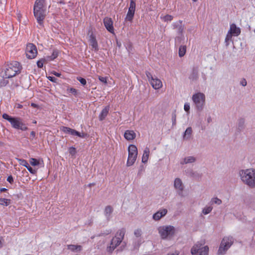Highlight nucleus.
Masks as SVG:
<instances>
[{
    "mask_svg": "<svg viewBox=\"0 0 255 255\" xmlns=\"http://www.w3.org/2000/svg\"><path fill=\"white\" fill-rule=\"evenodd\" d=\"M45 2V0H36L33 8L34 16L40 25H43V20L46 16V10Z\"/></svg>",
    "mask_w": 255,
    "mask_h": 255,
    "instance_id": "1",
    "label": "nucleus"
},
{
    "mask_svg": "<svg viewBox=\"0 0 255 255\" xmlns=\"http://www.w3.org/2000/svg\"><path fill=\"white\" fill-rule=\"evenodd\" d=\"M242 180L249 187L255 186V169H248L240 172Z\"/></svg>",
    "mask_w": 255,
    "mask_h": 255,
    "instance_id": "2",
    "label": "nucleus"
},
{
    "mask_svg": "<svg viewBox=\"0 0 255 255\" xmlns=\"http://www.w3.org/2000/svg\"><path fill=\"white\" fill-rule=\"evenodd\" d=\"M19 65L16 61L7 64L1 73L3 75V77L9 79L15 76L20 72Z\"/></svg>",
    "mask_w": 255,
    "mask_h": 255,
    "instance_id": "3",
    "label": "nucleus"
},
{
    "mask_svg": "<svg viewBox=\"0 0 255 255\" xmlns=\"http://www.w3.org/2000/svg\"><path fill=\"white\" fill-rule=\"evenodd\" d=\"M2 118L8 121L10 123L11 127L14 128L22 130H26L28 128L22 122V120L20 118L12 117L6 114H3Z\"/></svg>",
    "mask_w": 255,
    "mask_h": 255,
    "instance_id": "4",
    "label": "nucleus"
},
{
    "mask_svg": "<svg viewBox=\"0 0 255 255\" xmlns=\"http://www.w3.org/2000/svg\"><path fill=\"white\" fill-rule=\"evenodd\" d=\"M126 233L125 229L119 230L115 237L112 240L111 245L109 248V251L112 252L118 246H119L123 240Z\"/></svg>",
    "mask_w": 255,
    "mask_h": 255,
    "instance_id": "5",
    "label": "nucleus"
},
{
    "mask_svg": "<svg viewBox=\"0 0 255 255\" xmlns=\"http://www.w3.org/2000/svg\"><path fill=\"white\" fill-rule=\"evenodd\" d=\"M204 242L201 243L198 242L194 245L191 250V253L192 255H208L209 248L207 246L202 247Z\"/></svg>",
    "mask_w": 255,
    "mask_h": 255,
    "instance_id": "6",
    "label": "nucleus"
},
{
    "mask_svg": "<svg viewBox=\"0 0 255 255\" xmlns=\"http://www.w3.org/2000/svg\"><path fill=\"white\" fill-rule=\"evenodd\" d=\"M128 155L127 166H130L135 162L137 156V149L135 145L130 144L128 147Z\"/></svg>",
    "mask_w": 255,
    "mask_h": 255,
    "instance_id": "7",
    "label": "nucleus"
},
{
    "mask_svg": "<svg viewBox=\"0 0 255 255\" xmlns=\"http://www.w3.org/2000/svg\"><path fill=\"white\" fill-rule=\"evenodd\" d=\"M233 243V239L232 237L224 238L218 250V254L219 255L224 254L232 245Z\"/></svg>",
    "mask_w": 255,
    "mask_h": 255,
    "instance_id": "8",
    "label": "nucleus"
},
{
    "mask_svg": "<svg viewBox=\"0 0 255 255\" xmlns=\"http://www.w3.org/2000/svg\"><path fill=\"white\" fill-rule=\"evenodd\" d=\"M158 230L162 239L171 237L175 233L174 228L171 226L160 227Z\"/></svg>",
    "mask_w": 255,
    "mask_h": 255,
    "instance_id": "9",
    "label": "nucleus"
},
{
    "mask_svg": "<svg viewBox=\"0 0 255 255\" xmlns=\"http://www.w3.org/2000/svg\"><path fill=\"white\" fill-rule=\"evenodd\" d=\"M145 74L149 83L153 89L158 90L162 87V83L160 79L157 77H153L149 72L146 71Z\"/></svg>",
    "mask_w": 255,
    "mask_h": 255,
    "instance_id": "10",
    "label": "nucleus"
},
{
    "mask_svg": "<svg viewBox=\"0 0 255 255\" xmlns=\"http://www.w3.org/2000/svg\"><path fill=\"white\" fill-rule=\"evenodd\" d=\"M25 54L28 59H32L35 58L37 55V50L36 46L32 43L27 44Z\"/></svg>",
    "mask_w": 255,
    "mask_h": 255,
    "instance_id": "11",
    "label": "nucleus"
},
{
    "mask_svg": "<svg viewBox=\"0 0 255 255\" xmlns=\"http://www.w3.org/2000/svg\"><path fill=\"white\" fill-rule=\"evenodd\" d=\"M205 95L201 93H198L193 95L192 100L196 104V107L199 110H201L205 103Z\"/></svg>",
    "mask_w": 255,
    "mask_h": 255,
    "instance_id": "12",
    "label": "nucleus"
},
{
    "mask_svg": "<svg viewBox=\"0 0 255 255\" xmlns=\"http://www.w3.org/2000/svg\"><path fill=\"white\" fill-rule=\"evenodd\" d=\"M136 4L134 0H131L128 13L126 15V20L130 22L132 21L134 17Z\"/></svg>",
    "mask_w": 255,
    "mask_h": 255,
    "instance_id": "13",
    "label": "nucleus"
},
{
    "mask_svg": "<svg viewBox=\"0 0 255 255\" xmlns=\"http://www.w3.org/2000/svg\"><path fill=\"white\" fill-rule=\"evenodd\" d=\"M88 34L89 35V42L92 48L94 49V51H98L99 50V46L96 36L94 34L92 30L89 31Z\"/></svg>",
    "mask_w": 255,
    "mask_h": 255,
    "instance_id": "14",
    "label": "nucleus"
},
{
    "mask_svg": "<svg viewBox=\"0 0 255 255\" xmlns=\"http://www.w3.org/2000/svg\"><path fill=\"white\" fill-rule=\"evenodd\" d=\"M104 24L108 31L112 33H114L113 21L111 17H106L104 19Z\"/></svg>",
    "mask_w": 255,
    "mask_h": 255,
    "instance_id": "15",
    "label": "nucleus"
},
{
    "mask_svg": "<svg viewBox=\"0 0 255 255\" xmlns=\"http://www.w3.org/2000/svg\"><path fill=\"white\" fill-rule=\"evenodd\" d=\"M167 212V210L165 209L160 210L153 215V218L155 220H159L162 217L164 216L166 214Z\"/></svg>",
    "mask_w": 255,
    "mask_h": 255,
    "instance_id": "16",
    "label": "nucleus"
},
{
    "mask_svg": "<svg viewBox=\"0 0 255 255\" xmlns=\"http://www.w3.org/2000/svg\"><path fill=\"white\" fill-rule=\"evenodd\" d=\"M229 32L232 35L238 36L241 33V30L240 28L236 26L235 24L232 23L230 25V28Z\"/></svg>",
    "mask_w": 255,
    "mask_h": 255,
    "instance_id": "17",
    "label": "nucleus"
},
{
    "mask_svg": "<svg viewBox=\"0 0 255 255\" xmlns=\"http://www.w3.org/2000/svg\"><path fill=\"white\" fill-rule=\"evenodd\" d=\"M136 134L133 130H127L124 133L125 138L128 140H133L135 138Z\"/></svg>",
    "mask_w": 255,
    "mask_h": 255,
    "instance_id": "18",
    "label": "nucleus"
},
{
    "mask_svg": "<svg viewBox=\"0 0 255 255\" xmlns=\"http://www.w3.org/2000/svg\"><path fill=\"white\" fill-rule=\"evenodd\" d=\"M109 110L110 107L107 106L102 110L99 116V119L100 121H102L106 118L109 113Z\"/></svg>",
    "mask_w": 255,
    "mask_h": 255,
    "instance_id": "19",
    "label": "nucleus"
},
{
    "mask_svg": "<svg viewBox=\"0 0 255 255\" xmlns=\"http://www.w3.org/2000/svg\"><path fill=\"white\" fill-rule=\"evenodd\" d=\"M113 212V208L111 206H107L104 210V214L108 220H110L111 215Z\"/></svg>",
    "mask_w": 255,
    "mask_h": 255,
    "instance_id": "20",
    "label": "nucleus"
},
{
    "mask_svg": "<svg viewBox=\"0 0 255 255\" xmlns=\"http://www.w3.org/2000/svg\"><path fill=\"white\" fill-rule=\"evenodd\" d=\"M149 149L148 147H146L143 151V154L142 156V162L143 163H146L149 157Z\"/></svg>",
    "mask_w": 255,
    "mask_h": 255,
    "instance_id": "21",
    "label": "nucleus"
},
{
    "mask_svg": "<svg viewBox=\"0 0 255 255\" xmlns=\"http://www.w3.org/2000/svg\"><path fill=\"white\" fill-rule=\"evenodd\" d=\"M174 187L180 191L183 190V185L181 180L179 178H176L174 181Z\"/></svg>",
    "mask_w": 255,
    "mask_h": 255,
    "instance_id": "22",
    "label": "nucleus"
},
{
    "mask_svg": "<svg viewBox=\"0 0 255 255\" xmlns=\"http://www.w3.org/2000/svg\"><path fill=\"white\" fill-rule=\"evenodd\" d=\"M68 249L71 251H80L82 250V246L80 245H69L67 246Z\"/></svg>",
    "mask_w": 255,
    "mask_h": 255,
    "instance_id": "23",
    "label": "nucleus"
},
{
    "mask_svg": "<svg viewBox=\"0 0 255 255\" xmlns=\"http://www.w3.org/2000/svg\"><path fill=\"white\" fill-rule=\"evenodd\" d=\"M186 52V46L185 45H181L179 48V56L180 57L185 55Z\"/></svg>",
    "mask_w": 255,
    "mask_h": 255,
    "instance_id": "24",
    "label": "nucleus"
},
{
    "mask_svg": "<svg viewBox=\"0 0 255 255\" xmlns=\"http://www.w3.org/2000/svg\"><path fill=\"white\" fill-rule=\"evenodd\" d=\"M58 55H59L58 51L57 50H54L53 51L52 55L50 56H48L47 57V59L49 61L53 60L58 57Z\"/></svg>",
    "mask_w": 255,
    "mask_h": 255,
    "instance_id": "25",
    "label": "nucleus"
},
{
    "mask_svg": "<svg viewBox=\"0 0 255 255\" xmlns=\"http://www.w3.org/2000/svg\"><path fill=\"white\" fill-rule=\"evenodd\" d=\"M2 78L0 79V88L5 86L8 83V78L3 77V75L1 74Z\"/></svg>",
    "mask_w": 255,
    "mask_h": 255,
    "instance_id": "26",
    "label": "nucleus"
},
{
    "mask_svg": "<svg viewBox=\"0 0 255 255\" xmlns=\"http://www.w3.org/2000/svg\"><path fill=\"white\" fill-rule=\"evenodd\" d=\"M29 162L32 166H35L40 164V160L34 158H31Z\"/></svg>",
    "mask_w": 255,
    "mask_h": 255,
    "instance_id": "27",
    "label": "nucleus"
},
{
    "mask_svg": "<svg viewBox=\"0 0 255 255\" xmlns=\"http://www.w3.org/2000/svg\"><path fill=\"white\" fill-rule=\"evenodd\" d=\"M192 132V130L191 127L188 128L185 131L184 135V138H188L190 137V135H191Z\"/></svg>",
    "mask_w": 255,
    "mask_h": 255,
    "instance_id": "28",
    "label": "nucleus"
},
{
    "mask_svg": "<svg viewBox=\"0 0 255 255\" xmlns=\"http://www.w3.org/2000/svg\"><path fill=\"white\" fill-rule=\"evenodd\" d=\"M10 203V200L5 198H0V205L7 206Z\"/></svg>",
    "mask_w": 255,
    "mask_h": 255,
    "instance_id": "29",
    "label": "nucleus"
},
{
    "mask_svg": "<svg viewBox=\"0 0 255 255\" xmlns=\"http://www.w3.org/2000/svg\"><path fill=\"white\" fill-rule=\"evenodd\" d=\"M17 160L20 165L25 167L26 168L29 165V164L28 163L27 161L25 159H17Z\"/></svg>",
    "mask_w": 255,
    "mask_h": 255,
    "instance_id": "30",
    "label": "nucleus"
},
{
    "mask_svg": "<svg viewBox=\"0 0 255 255\" xmlns=\"http://www.w3.org/2000/svg\"><path fill=\"white\" fill-rule=\"evenodd\" d=\"M212 210V207L211 206H209V207H205L203 209L202 212L204 214L207 215V214H209V213H210Z\"/></svg>",
    "mask_w": 255,
    "mask_h": 255,
    "instance_id": "31",
    "label": "nucleus"
},
{
    "mask_svg": "<svg viewBox=\"0 0 255 255\" xmlns=\"http://www.w3.org/2000/svg\"><path fill=\"white\" fill-rule=\"evenodd\" d=\"M195 159L194 157L190 156L187 158H185L184 159V163H192L195 161Z\"/></svg>",
    "mask_w": 255,
    "mask_h": 255,
    "instance_id": "32",
    "label": "nucleus"
},
{
    "mask_svg": "<svg viewBox=\"0 0 255 255\" xmlns=\"http://www.w3.org/2000/svg\"><path fill=\"white\" fill-rule=\"evenodd\" d=\"M69 152L70 155H71L72 156H75L76 154V148L73 147L71 146L69 148Z\"/></svg>",
    "mask_w": 255,
    "mask_h": 255,
    "instance_id": "33",
    "label": "nucleus"
},
{
    "mask_svg": "<svg viewBox=\"0 0 255 255\" xmlns=\"http://www.w3.org/2000/svg\"><path fill=\"white\" fill-rule=\"evenodd\" d=\"M161 18H162L163 21H171L173 19V17L171 15L167 14Z\"/></svg>",
    "mask_w": 255,
    "mask_h": 255,
    "instance_id": "34",
    "label": "nucleus"
},
{
    "mask_svg": "<svg viewBox=\"0 0 255 255\" xmlns=\"http://www.w3.org/2000/svg\"><path fill=\"white\" fill-rule=\"evenodd\" d=\"M211 202L212 203L217 204L220 205L222 203V201L218 198H214L212 199Z\"/></svg>",
    "mask_w": 255,
    "mask_h": 255,
    "instance_id": "35",
    "label": "nucleus"
},
{
    "mask_svg": "<svg viewBox=\"0 0 255 255\" xmlns=\"http://www.w3.org/2000/svg\"><path fill=\"white\" fill-rule=\"evenodd\" d=\"M26 168L28 171L32 174H35L37 172V170L33 169L31 166H29V165L26 167Z\"/></svg>",
    "mask_w": 255,
    "mask_h": 255,
    "instance_id": "36",
    "label": "nucleus"
},
{
    "mask_svg": "<svg viewBox=\"0 0 255 255\" xmlns=\"http://www.w3.org/2000/svg\"><path fill=\"white\" fill-rule=\"evenodd\" d=\"M61 129L62 130V131H63L65 133H70L71 128L68 127H62Z\"/></svg>",
    "mask_w": 255,
    "mask_h": 255,
    "instance_id": "37",
    "label": "nucleus"
},
{
    "mask_svg": "<svg viewBox=\"0 0 255 255\" xmlns=\"http://www.w3.org/2000/svg\"><path fill=\"white\" fill-rule=\"evenodd\" d=\"M99 80L102 83L107 84V77H104L102 76H99L98 77Z\"/></svg>",
    "mask_w": 255,
    "mask_h": 255,
    "instance_id": "38",
    "label": "nucleus"
},
{
    "mask_svg": "<svg viewBox=\"0 0 255 255\" xmlns=\"http://www.w3.org/2000/svg\"><path fill=\"white\" fill-rule=\"evenodd\" d=\"M77 79L81 83V84L83 85H85L86 84V80L82 77H79L77 78Z\"/></svg>",
    "mask_w": 255,
    "mask_h": 255,
    "instance_id": "39",
    "label": "nucleus"
},
{
    "mask_svg": "<svg viewBox=\"0 0 255 255\" xmlns=\"http://www.w3.org/2000/svg\"><path fill=\"white\" fill-rule=\"evenodd\" d=\"M233 35H232L231 33H230L229 32H228V34H227L226 35V37L225 38V41L226 42H228L229 41L231 40L232 39V36Z\"/></svg>",
    "mask_w": 255,
    "mask_h": 255,
    "instance_id": "40",
    "label": "nucleus"
},
{
    "mask_svg": "<svg viewBox=\"0 0 255 255\" xmlns=\"http://www.w3.org/2000/svg\"><path fill=\"white\" fill-rule=\"evenodd\" d=\"M197 78V71L194 70L192 74L190 76V78L192 80H194V79H196Z\"/></svg>",
    "mask_w": 255,
    "mask_h": 255,
    "instance_id": "41",
    "label": "nucleus"
},
{
    "mask_svg": "<svg viewBox=\"0 0 255 255\" xmlns=\"http://www.w3.org/2000/svg\"><path fill=\"white\" fill-rule=\"evenodd\" d=\"M44 61V60L41 59V60H38L37 62V65L38 68H42L43 67Z\"/></svg>",
    "mask_w": 255,
    "mask_h": 255,
    "instance_id": "42",
    "label": "nucleus"
},
{
    "mask_svg": "<svg viewBox=\"0 0 255 255\" xmlns=\"http://www.w3.org/2000/svg\"><path fill=\"white\" fill-rule=\"evenodd\" d=\"M70 134H71V135H73L77 136V135H79V131H78L74 129L71 128L70 132Z\"/></svg>",
    "mask_w": 255,
    "mask_h": 255,
    "instance_id": "43",
    "label": "nucleus"
},
{
    "mask_svg": "<svg viewBox=\"0 0 255 255\" xmlns=\"http://www.w3.org/2000/svg\"><path fill=\"white\" fill-rule=\"evenodd\" d=\"M134 235L136 237H140L141 234V231L140 229H137L134 231Z\"/></svg>",
    "mask_w": 255,
    "mask_h": 255,
    "instance_id": "44",
    "label": "nucleus"
},
{
    "mask_svg": "<svg viewBox=\"0 0 255 255\" xmlns=\"http://www.w3.org/2000/svg\"><path fill=\"white\" fill-rule=\"evenodd\" d=\"M70 92L73 93L74 95H76L77 93V90L73 88H70L67 90Z\"/></svg>",
    "mask_w": 255,
    "mask_h": 255,
    "instance_id": "45",
    "label": "nucleus"
},
{
    "mask_svg": "<svg viewBox=\"0 0 255 255\" xmlns=\"http://www.w3.org/2000/svg\"><path fill=\"white\" fill-rule=\"evenodd\" d=\"M47 78L49 81H50L52 82H54V83L57 82V78H55L54 77L48 76V77H47Z\"/></svg>",
    "mask_w": 255,
    "mask_h": 255,
    "instance_id": "46",
    "label": "nucleus"
},
{
    "mask_svg": "<svg viewBox=\"0 0 255 255\" xmlns=\"http://www.w3.org/2000/svg\"><path fill=\"white\" fill-rule=\"evenodd\" d=\"M184 110L188 112L189 111V109H190V105L189 104H185L184 105Z\"/></svg>",
    "mask_w": 255,
    "mask_h": 255,
    "instance_id": "47",
    "label": "nucleus"
},
{
    "mask_svg": "<svg viewBox=\"0 0 255 255\" xmlns=\"http://www.w3.org/2000/svg\"><path fill=\"white\" fill-rule=\"evenodd\" d=\"M7 181L10 183H12L13 182V179L11 175L9 176L7 178Z\"/></svg>",
    "mask_w": 255,
    "mask_h": 255,
    "instance_id": "48",
    "label": "nucleus"
},
{
    "mask_svg": "<svg viewBox=\"0 0 255 255\" xmlns=\"http://www.w3.org/2000/svg\"><path fill=\"white\" fill-rule=\"evenodd\" d=\"M52 74H53L54 75L57 76V77H60L61 75V73H58L56 71H53L52 72Z\"/></svg>",
    "mask_w": 255,
    "mask_h": 255,
    "instance_id": "49",
    "label": "nucleus"
},
{
    "mask_svg": "<svg viewBox=\"0 0 255 255\" xmlns=\"http://www.w3.org/2000/svg\"><path fill=\"white\" fill-rule=\"evenodd\" d=\"M241 84L243 86H246L247 81H246V79H243V80H242V81H241Z\"/></svg>",
    "mask_w": 255,
    "mask_h": 255,
    "instance_id": "50",
    "label": "nucleus"
},
{
    "mask_svg": "<svg viewBox=\"0 0 255 255\" xmlns=\"http://www.w3.org/2000/svg\"><path fill=\"white\" fill-rule=\"evenodd\" d=\"M172 124L173 125H175L176 124V115L174 114V115L172 116Z\"/></svg>",
    "mask_w": 255,
    "mask_h": 255,
    "instance_id": "51",
    "label": "nucleus"
},
{
    "mask_svg": "<svg viewBox=\"0 0 255 255\" xmlns=\"http://www.w3.org/2000/svg\"><path fill=\"white\" fill-rule=\"evenodd\" d=\"M86 134L82 133H81L80 132H79V135H77V136H79V137H85Z\"/></svg>",
    "mask_w": 255,
    "mask_h": 255,
    "instance_id": "52",
    "label": "nucleus"
},
{
    "mask_svg": "<svg viewBox=\"0 0 255 255\" xmlns=\"http://www.w3.org/2000/svg\"><path fill=\"white\" fill-rule=\"evenodd\" d=\"M31 106L34 108H37L38 107V106L37 104L33 103H31Z\"/></svg>",
    "mask_w": 255,
    "mask_h": 255,
    "instance_id": "53",
    "label": "nucleus"
},
{
    "mask_svg": "<svg viewBox=\"0 0 255 255\" xmlns=\"http://www.w3.org/2000/svg\"><path fill=\"white\" fill-rule=\"evenodd\" d=\"M167 255H179V253L178 252H175L174 254H168Z\"/></svg>",
    "mask_w": 255,
    "mask_h": 255,
    "instance_id": "54",
    "label": "nucleus"
},
{
    "mask_svg": "<svg viewBox=\"0 0 255 255\" xmlns=\"http://www.w3.org/2000/svg\"><path fill=\"white\" fill-rule=\"evenodd\" d=\"M30 135L32 136V137H34L35 136V132L33 131H32L31 132H30Z\"/></svg>",
    "mask_w": 255,
    "mask_h": 255,
    "instance_id": "55",
    "label": "nucleus"
},
{
    "mask_svg": "<svg viewBox=\"0 0 255 255\" xmlns=\"http://www.w3.org/2000/svg\"><path fill=\"white\" fill-rule=\"evenodd\" d=\"M0 190L1 192H4V191H6L7 189L5 188H1Z\"/></svg>",
    "mask_w": 255,
    "mask_h": 255,
    "instance_id": "56",
    "label": "nucleus"
},
{
    "mask_svg": "<svg viewBox=\"0 0 255 255\" xmlns=\"http://www.w3.org/2000/svg\"><path fill=\"white\" fill-rule=\"evenodd\" d=\"M2 238H0V248L2 247Z\"/></svg>",
    "mask_w": 255,
    "mask_h": 255,
    "instance_id": "57",
    "label": "nucleus"
},
{
    "mask_svg": "<svg viewBox=\"0 0 255 255\" xmlns=\"http://www.w3.org/2000/svg\"><path fill=\"white\" fill-rule=\"evenodd\" d=\"M18 109H21L22 108V105L18 104L17 107Z\"/></svg>",
    "mask_w": 255,
    "mask_h": 255,
    "instance_id": "58",
    "label": "nucleus"
},
{
    "mask_svg": "<svg viewBox=\"0 0 255 255\" xmlns=\"http://www.w3.org/2000/svg\"><path fill=\"white\" fill-rule=\"evenodd\" d=\"M95 185V184L94 183H90L88 186L89 187H91L92 186H94Z\"/></svg>",
    "mask_w": 255,
    "mask_h": 255,
    "instance_id": "59",
    "label": "nucleus"
},
{
    "mask_svg": "<svg viewBox=\"0 0 255 255\" xmlns=\"http://www.w3.org/2000/svg\"><path fill=\"white\" fill-rule=\"evenodd\" d=\"M4 144L3 142H2V141H0V146H3Z\"/></svg>",
    "mask_w": 255,
    "mask_h": 255,
    "instance_id": "60",
    "label": "nucleus"
},
{
    "mask_svg": "<svg viewBox=\"0 0 255 255\" xmlns=\"http://www.w3.org/2000/svg\"><path fill=\"white\" fill-rule=\"evenodd\" d=\"M180 32L181 33L182 32V30H183V28H182L181 26H180Z\"/></svg>",
    "mask_w": 255,
    "mask_h": 255,
    "instance_id": "61",
    "label": "nucleus"
},
{
    "mask_svg": "<svg viewBox=\"0 0 255 255\" xmlns=\"http://www.w3.org/2000/svg\"><path fill=\"white\" fill-rule=\"evenodd\" d=\"M192 1H194V2H196V1H197V0H192Z\"/></svg>",
    "mask_w": 255,
    "mask_h": 255,
    "instance_id": "62",
    "label": "nucleus"
},
{
    "mask_svg": "<svg viewBox=\"0 0 255 255\" xmlns=\"http://www.w3.org/2000/svg\"><path fill=\"white\" fill-rule=\"evenodd\" d=\"M33 123L35 124V123H36V121L33 122Z\"/></svg>",
    "mask_w": 255,
    "mask_h": 255,
    "instance_id": "63",
    "label": "nucleus"
}]
</instances>
